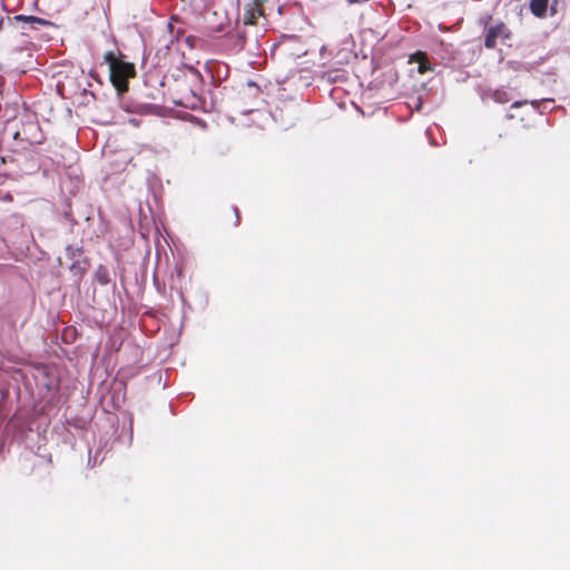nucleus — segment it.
I'll use <instances>...</instances> for the list:
<instances>
[{
  "instance_id": "obj_3",
  "label": "nucleus",
  "mask_w": 570,
  "mask_h": 570,
  "mask_svg": "<svg viewBox=\"0 0 570 570\" xmlns=\"http://www.w3.org/2000/svg\"><path fill=\"white\" fill-rule=\"evenodd\" d=\"M410 62H417V71L420 73H424L426 70L430 69L428 58L422 52H416L415 55H413L410 59Z\"/></svg>"
},
{
  "instance_id": "obj_5",
  "label": "nucleus",
  "mask_w": 570,
  "mask_h": 570,
  "mask_svg": "<svg viewBox=\"0 0 570 570\" xmlns=\"http://www.w3.org/2000/svg\"><path fill=\"white\" fill-rule=\"evenodd\" d=\"M17 20H21V21H26V22H36V23H40V24H48L49 22L41 19V18H38V17H33V16H17L16 17Z\"/></svg>"
},
{
  "instance_id": "obj_1",
  "label": "nucleus",
  "mask_w": 570,
  "mask_h": 570,
  "mask_svg": "<svg viewBox=\"0 0 570 570\" xmlns=\"http://www.w3.org/2000/svg\"><path fill=\"white\" fill-rule=\"evenodd\" d=\"M105 60L109 65L110 79L114 86L119 91L126 90L127 79L134 75V66L128 62L117 60L112 52H107L105 55Z\"/></svg>"
},
{
  "instance_id": "obj_8",
  "label": "nucleus",
  "mask_w": 570,
  "mask_h": 570,
  "mask_svg": "<svg viewBox=\"0 0 570 570\" xmlns=\"http://www.w3.org/2000/svg\"><path fill=\"white\" fill-rule=\"evenodd\" d=\"M508 37H509V31L507 28H505V31H497V38L505 39Z\"/></svg>"
},
{
  "instance_id": "obj_9",
  "label": "nucleus",
  "mask_w": 570,
  "mask_h": 570,
  "mask_svg": "<svg viewBox=\"0 0 570 570\" xmlns=\"http://www.w3.org/2000/svg\"><path fill=\"white\" fill-rule=\"evenodd\" d=\"M527 104V101H515L512 107H520L521 105Z\"/></svg>"
},
{
  "instance_id": "obj_4",
  "label": "nucleus",
  "mask_w": 570,
  "mask_h": 570,
  "mask_svg": "<svg viewBox=\"0 0 570 570\" xmlns=\"http://www.w3.org/2000/svg\"><path fill=\"white\" fill-rule=\"evenodd\" d=\"M549 0H531L530 9L531 12L537 17H543L547 11Z\"/></svg>"
},
{
  "instance_id": "obj_6",
  "label": "nucleus",
  "mask_w": 570,
  "mask_h": 570,
  "mask_svg": "<svg viewBox=\"0 0 570 570\" xmlns=\"http://www.w3.org/2000/svg\"><path fill=\"white\" fill-rule=\"evenodd\" d=\"M493 99L497 101V102H500V104H504V102H508L509 101V98H508V95L505 91H501V90H497L494 94H493Z\"/></svg>"
},
{
  "instance_id": "obj_7",
  "label": "nucleus",
  "mask_w": 570,
  "mask_h": 570,
  "mask_svg": "<svg viewBox=\"0 0 570 570\" xmlns=\"http://www.w3.org/2000/svg\"><path fill=\"white\" fill-rule=\"evenodd\" d=\"M321 77H322V79H325V80L332 82V81H337L341 76L336 71L335 72L324 71Z\"/></svg>"
},
{
  "instance_id": "obj_2",
  "label": "nucleus",
  "mask_w": 570,
  "mask_h": 570,
  "mask_svg": "<svg viewBox=\"0 0 570 570\" xmlns=\"http://www.w3.org/2000/svg\"><path fill=\"white\" fill-rule=\"evenodd\" d=\"M497 31H505L504 24H498L495 27H492L489 29L487 36H485V46L488 48H494L497 43Z\"/></svg>"
}]
</instances>
